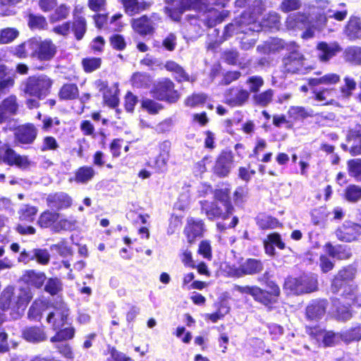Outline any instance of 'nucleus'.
Wrapping results in <instances>:
<instances>
[{
  "label": "nucleus",
  "instance_id": "nucleus-34",
  "mask_svg": "<svg viewBox=\"0 0 361 361\" xmlns=\"http://www.w3.org/2000/svg\"><path fill=\"white\" fill-rule=\"evenodd\" d=\"M230 191L228 189L216 190L214 192V197L219 201L227 214H231L232 206L229 200Z\"/></svg>",
  "mask_w": 361,
  "mask_h": 361
},
{
  "label": "nucleus",
  "instance_id": "nucleus-42",
  "mask_svg": "<svg viewBox=\"0 0 361 361\" xmlns=\"http://www.w3.org/2000/svg\"><path fill=\"white\" fill-rule=\"evenodd\" d=\"M48 25L46 18L41 15L30 14L28 17V26L32 30H43Z\"/></svg>",
  "mask_w": 361,
  "mask_h": 361
},
{
  "label": "nucleus",
  "instance_id": "nucleus-10",
  "mask_svg": "<svg viewBox=\"0 0 361 361\" xmlns=\"http://www.w3.org/2000/svg\"><path fill=\"white\" fill-rule=\"evenodd\" d=\"M154 94L158 99L169 103H175L180 98L179 92L174 90L173 82L169 79H164L157 85Z\"/></svg>",
  "mask_w": 361,
  "mask_h": 361
},
{
  "label": "nucleus",
  "instance_id": "nucleus-16",
  "mask_svg": "<svg viewBox=\"0 0 361 361\" xmlns=\"http://www.w3.org/2000/svg\"><path fill=\"white\" fill-rule=\"evenodd\" d=\"M47 206L57 211L69 208L73 203V200L68 194L59 192L49 194L46 198Z\"/></svg>",
  "mask_w": 361,
  "mask_h": 361
},
{
  "label": "nucleus",
  "instance_id": "nucleus-54",
  "mask_svg": "<svg viewBox=\"0 0 361 361\" xmlns=\"http://www.w3.org/2000/svg\"><path fill=\"white\" fill-rule=\"evenodd\" d=\"M31 259H35L39 264H47L50 259V255L45 249H35L32 250Z\"/></svg>",
  "mask_w": 361,
  "mask_h": 361
},
{
  "label": "nucleus",
  "instance_id": "nucleus-55",
  "mask_svg": "<svg viewBox=\"0 0 361 361\" xmlns=\"http://www.w3.org/2000/svg\"><path fill=\"white\" fill-rule=\"evenodd\" d=\"M59 148V145L55 137L52 136H46L43 138L41 151H56Z\"/></svg>",
  "mask_w": 361,
  "mask_h": 361
},
{
  "label": "nucleus",
  "instance_id": "nucleus-32",
  "mask_svg": "<svg viewBox=\"0 0 361 361\" xmlns=\"http://www.w3.org/2000/svg\"><path fill=\"white\" fill-rule=\"evenodd\" d=\"M38 209L30 204H23L18 212L20 221L32 222L34 221Z\"/></svg>",
  "mask_w": 361,
  "mask_h": 361
},
{
  "label": "nucleus",
  "instance_id": "nucleus-61",
  "mask_svg": "<svg viewBox=\"0 0 361 361\" xmlns=\"http://www.w3.org/2000/svg\"><path fill=\"white\" fill-rule=\"evenodd\" d=\"M15 83L14 79L11 77H4L0 79V98L9 92Z\"/></svg>",
  "mask_w": 361,
  "mask_h": 361
},
{
  "label": "nucleus",
  "instance_id": "nucleus-11",
  "mask_svg": "<svg viewBox=\"0 0 361 361\" xmlns=\"http://www.w3.org/2000/svg\"><path fill=\"white\" fill-rule=\"evenodd\" d=\"M94 85L102 93L104 104L112 108L118 106L119 89L116 83L109 86L106 82L98 80L95 81Z\"/></svg>",
  "mask_w": 361,
  "mask_h": 361
},
{
  "label": "nucleus",
  "instance_id": "nucleus-33",
  "mask_svg": "<svg viewBox=\"0 0 361 361\" xmlns=\"http://www.w3.org/2000/svg\"><path fill=\"white\" fill-rule=\"evenodd\" d=\"M240 269L244 274H255L260 272L263 266L260 261L249 259L240 265Z\"/></svg>",
  "mask_w": 361,
  "mask_h": 361
},
{
  "label": "nucleus",
  "instance_id": "nucleus-35",
  "mask_svg": "<svg viewBox=\"0 0 361 361\" xmlns=\"http://www.w3.org/2000/svg\"><path fill=\"white\" fill-rule=\"evenodd\" d=\"M250 94L245 90H236L233 94H231V97L228 98V102L232 106H241L245 104Z\"/></svg>",
  "mask_w": 361,
  "mask_h": 361
},
{
  "label": "nucleus",
  "instance_id": "nucleus-23",
  "mask_svg": "<svg viewBox=\"0 0 361 361\" xmlns=\"http://www.w3.org/2000/svg\"><path fill=\"white\" fill-rule=\"evenodd\" d=\"M203 233V224L201 221H195L193 219H189L185 228V233L189 243H192L195 239L200 236Z\"/></svg>",
  "mask_w": 361,
  "mask_h": 361
},
{
  "label": "nucleus",
  "instance_id": "nucleus-2",
  "mask_svg": "<svg viewBox=\"0 0 361 361\" xmlns=\"http://www.w3.org/2000/svg\"><path fill=\"white\" fill-rule=\"evenodd\" d=\"M357 271L353 267H347L341 269L335 276L332 281V290L334 292H338L341 288H344L343 293L353 299L357 292V286L352 284L355 277Z\"/></svg>",
  "mask_w": 361,
  "mask_h": 361
},
{
  "label": "nucleus",
  "instance_id": "nucleus-52",
  "mask_svg": "<svg viewBox=\"0 0 361 361\" xmlns=\"http://www.w3.org/2000/svg\"><path fill=\"white\" fill-rule=\"evenodd\" d=\"M101 59L99 58H86L82 61L83 68L85 72L91 73L101 66Z\"/></svg>",
  "mask_w": 361,
  "mask_h": 361
},
{
  "label": "nucleus",
  "instance_id": "nucleus-40",
  "mask_svg": "<svg viewBox=\"0 0 361 361\" xmlns=\"http://www.w3.org/2000/svg\"><path fill=\"white\" fill-rule=\"evenodd\" d=\"M338 6V7L336 8L329 9L326 14L329 18H334L338 21H343L346 18L348 12L345 4H340Z\"/></svg>",
  "mask_w": 361,
  "mask_h": 361
},
{
  "label": "nucleus",
  "instance_id": "nucleus-58",
  "mask_svg": "<svg viewBox=\"0 0 361 361\" xmlns=\"http://www.w3.org/2000/svg\"><path fill=\"white\" fill-rule=\"evenodd\" d=\"M142 107L151 114H156L162 109L160 104L149 99L142 100Z\"/></svg>",
  "mask_w": 361,
  "mask_h": 361
},
{
  "label": "nucleus",
  "instance_id": "nucleus-24",
  "mask_svg": "<svg viewBox=\"0 0 361 361\" xmlns=\"http://www.w3.org/2000/svg\"><path fill=\"white\" fill-rule=\"evenodd\" d=\"M125 12L129 16H134L140 12L148 9L151 4L149 2H139L137 0H121Z\"/></svg>",
  "mask_w": 361,
  "mask_h": 361
},
{
  "label": "nucleus",
  "instance_id": "nucleus-49",
  "mask_svg": "<svg viewBox=\"0 0 361 361\" xmlns=\"http://www.w3.org/2000/svg\"><path fill=\"white\" fill-rule=\"evenodd\" d=\"M345 198L349 202H357L361 199V187L356 185L348 186L345 190Z\"/></svg>",
  "mask_w": 361,
  "mask_h": 361
},
{
  "label": "nucleus",
  "instance_id": "nucleus-18",
  "mask_svg": "<svg viewBox=\"0 0 361 361\" xmlns=\"http://www.w3.org/2000/svg\"><path fill=\"white\" fill-rule=\"evenodd\" d=\"M131 25L133 30L141 36L153 35L155 30L154 23L147 16L133 19Z\"/></svg>",
  "mask_w": 361,
  "mask_h": 361
},
{
  "label": "nucleus",
  "instance_id": "nucleus-31",
  "mask_svg": "<svg viewBox=\"0 0 361 361\" xmlns=\"http://www.w3.org/2000/svg\"><path fill=\"white\" fill-rule=\"evenodd\" d=\"M165 68L167 71L172 72L174 74L176 79L179 81H189L190 77L185 72L183 68L174 61H167L165 64Z\"/></svg>",
  "mask_w": 361,
  "mask_h": 361
},
{
  "label": "nucleus",
  "instance_id": "nucleus-36",
  "mask_svg": "<svg viewBox=\"0 0 361 361\" xmlns=\"http://www.w3.org/2000/svg\"><path fill=\"white\" fill-rule=\"evenodd\" d=\"M71 8L65 4H61L56 8L54 12L50 16L51 23H56L66 19L70 14Z\"/></svg>",
  "mask_w": 361,
  "mask_h": 361
},
{
  "label": "nucleus",
  "instance_id": "nucleus-38",
  "mask_svg": "<svg viewBox=\"0 0 361 361\" xmlns=\"http://www.w3.org/2000/svg\"><path fill=\"white\" fill-rule=\"evenodd\" d=\"M95 171L91 166H82L75 173V181L78 183H87L94 176Z\"/></svg>",
  "mask_w": 361,
  "mask_h": 361
},
{
  "label": "nucleus",
  "instance_id": "nucleus-39",
  "mask_svg": "<svg viewBox=\"0 0 361 361\" xmlns=\"http://www.w3.org/2000/svg\"><path fill=\"white\" fill-rule=\"evenodd\" d=\"M73 31L77 39H81L86 32V20L84 17H75L73 21Z\"/></svg>",
  "mask_w": 361,
  "mask_h": 361
},
{
  "label": "nucleus",
  "instance_id": "nucleus-57",
  "mask_svg": "<svg viewBox=\"0 0 361 361\" xmlns=\"http://www.w3.org/2000/svg\"><path fill=\"white\" fill-rule=\"evenodd\" d=\"M30 39L13 49V54L18 58L24 59L28 56V50H31V46L29 44Z\"/></svg>",
  "mask_w": 361,
  "mask_h": 361
},
{
  "label": "nucleus",
  "instance_id": "nucleus-26",
  "mask_svg": "<svg viewBox=\"0 0 361 361\" xmlns=\"http://www.w3.org/2000/svg\"><path fill=\"white\" fill-rule=\"evenodd\" d=\"M202 209L205 212L207 216L209 219H214L221 216L226 218L228 214L226 213L222 205L220 207L216 202H202Z\"/></svg>",
  "mask_w": 361,
  "mask_h": 361
},
{
  "label": "nucleus",
  "instance_id": "nucleus-28",
  "mask_svg": "<svg viewBox=\"0 0 361 361\" xmlns=\"http://www.w3.org/2000/svg\"><path fill=\"white\" fill-rule=\"evenodd\" d=\"M59 97L61 100H73L78 97V86L73 83L64 84L59 92Z\"/></svg>",
  "mask_w": 361,
  "mask_h": 361
},
{
  "label": "nucleus",
  "instance_id": "nucleus-12",
  "mask_svg": "<svg viewBox=\"0 0 361 361\" xmlns=\"http://www.w3.org/2000/svg\"><path fill=\"white\" fill-rule=\"evenodd\" d=\"M295 47H293L288 55L283 59L286 71L291 73H302L305 70V59Z\"/></svg>",
  "mask_w": 361,
  "mask_h": 361
},
{
  "label": "nucleus",
  "instance_id": "nucleus-19",
  "mask_svg": "<svg viewBox=\"0 0 361 361\" xmlns=\"http://www.w3.org/2000/svg\"><path fill=\"white\" fill-rule=\"evenodd\" d=\"M349 152L352 155L361 154V126L357 125L350 128L347 135Z\"/></svg>",
  "mask_w": 361,
  "mask_h": 361
},
{
  "label": "nucleus",
  "instance_id": "nucleus-56",
  "mask_svg": "<svg viewBox=\"0 0 361 361\" xmlns=\"http://www.w3.org/2000/svg\"><path fill=\"white\" fill-rule=\"evenodd\" d=\"M302 6L300 0H283L280 8L284 13L298 10Z\"/></svg>",
  "mask_w": 361,
  "mask_h": 361
},
{
  "label": "nucleus",
  "instance_id": "nucleus-44",
  "mask_svg": "<svg viewBox=\"0 0 361 361\" xmlns=\"http://www.w3.org/2000/svg\"><path fill=\"white\" fill-rule=\"evenodd\" d=\"M19 35V32L13 27L0 30V44H8L13 42Z\"/></svg>",
  "mask_w": 361,
  "mask_h": 361
},
{
  "label": "nucleus",
  "instance_id": "nucleus-48",
  "mask_svg": "<svg viewBox=\"0 0 361 361\" xmlns=\"http://www.w3.org/2000/svg\"><path fill=\"white\" fill-rule=\"evenodd\" d=\"M294 47H295V43L286 44L281 39H274L269 42L268 48L269 52L275 53L284 49L290 51Z\"/></svg>",
  "mask_w": 361,
  "mask_h": 361
},
{
  "label": "nucleus",
  "instance_id": "nucleus-41",
  "mask_svg": "<svg viewBox=\"0 0 361 361\" xmlns=\"http://www.w3.org/2000/svg\"><path fill=\"white\" fill-rule=\"evenodd\" d=\"M77 224L78 221L76 219L73 218L67 219L61 216L54 227V232H59L62 230L73 231L76 228Z\"/></svg>",
  "mask_w": 361,
  "mask_h": 361
},
{
  "label": "nucleus",
  "instance_id": "nucleus-45",
  "mask_svg": "<svg viewBox=\"0 0 361 361\" xmlns=\"http://www.w3.org/2000/svg\"><path fill=\"white\" fill-rule=\"evenodd\" d=\"M273 96L274 91L269 89L263 92L254 95L253 101L257 105L266 106L271 102Z\"/></svg>",
  "mask_w": 361,
  "mask_h": 361
},
{
  "label": "nucleus",
  "instance_id": "nucleus-13",
  "mask_svg": "<svg viewBox=\"0 0 361 361\" xmlns=\"http://www.w3.org/2000/svg\"><path fill=\"white\" fill-rule=\"evenodd\" d=\"M38 130L32 123L22 125L16 128L15 141L21 145H30L37 138Z\"/></svg>",
  "mask_w": 361,
  "mask_h": 361
},
{
  "label": "nucleus",
  "instance_id": "nucleus-20",
  "mask_svg": "<svg viewBox=\"0 0 361 361\" xmlns=\"http://www.w3.org/2000/svg\"><path fill=\"white\" fill-rule=\"evenodd\" d=\"M61 214L57 212L46 210L43 212L38 218L37 225L43 228H50L54 231V227Z\"/></svg>",
  "mask_w": 361,
  "mask_h": 361
},
{
  "label": "nucleus",
  "instance_id": "nucleus-53",
  "mask_svg": "<svg viewBox=\"0 0 361 361\" xmlns=\"http://www.w3.org/2000/svg\"><path fill=\"white\" fill-rule=\"evenodd\" d=\"M132 84L136 87H142L148 85L150 82L149 76L145 73H135L131 78Z\"/></svg>",
  "mask_w": 361,
  "mask_h": 361
},
{
  "label": "nucleus",
  "instance_id": "nucleus-59",
  "mask_svg": "<svg viewBox=\"0 0 361 361\" xmlns=\"http://www.w3.org/2000/svg\"><path fill=\"white\" fill-rule=\"evenodd\" d=\"M344 82L345 85L341 87V92L343 97H350L352 92L355 90L356 82L350 77H345L344 78Z\"/></svg>",
  "mask_w": 361,
  "mask_h": 361
},
{
  "label": "nucleus",
  "instance_id": "nucleus-29",
  "mask_svg": "<svg viewBox=\"0 0 361 361\" xmlns=\"http://www.w3.org/2000/svg\"><path fill=\"white\" fill-rule=\"evenodd\" d=\"M23 280L37 288H40L44 281L46 280V276L42 272H37L34 270L26 271L23 275Z\"/></svg>",
  "mask_w": 361,
  "mask_h": 361
},
{
  "label": "nucleus",
  "instance_id": "nucleus-30",
  "mask_svg": "<svg viewBox=\"0 0 361 361\" xmlns=\"http://www.w3.org/2000/svg\"><path fill=\"white\" fill-rule=\"evenodd\" d=\"M345 33L351 39L361 38V22L359 18H350L345 27Z\"/></svg>",
  "mask_w": 361,
  "mask_h": 361
},
{
  "label": "nucleus",
  "instance_id": "nucleus-1",
  "mask_svg": "<svg viewBox=\"0 0 361 361\" xmlns=\"http://www.w3.org/2000/svg\"><path fill=\"white\" fill-rule=\"evenodd\" d=\"M32 298L29 288H22L14 292L13 286H7L0 296V308L3 310H11V316L18 319L24 314L25 310Z\"/></svg>",
  "mask_w": 361,
  "mask_h": 361
},
{
  "label": "nucleus",
  "instance_id": "nucleus-21",
  "mask_svg": "<svg viewBox=\"0 0 361 361\" xmlns=\"http://www.w3.org/2000/svg\"><path fill=\"white\" fill-rule=\"evenodd\" d=\"M308 23V16L304 13H295L289 15L286 20V26L288 30H300Z\"/></svg>",
  "mask_w": 361,
  "mask_h": 361
},
{
  "label": "nucleus",
  "instance_id": "nucleus-46",
  "mask_svg": "<svg viewBox=\"0 0 361 361\" xmlns=\"http://www.w3.org/2000/svg\"><path fill=\"white\" fill-rule=\"evenodd\" d=\"M324 248L325 252L332 257L343 259L350 257V253L346 252L341 246L333 247L330 243H327L325 245Z\"/></svg>",
  "mask_w": 361,
  "mask_h": 361
},
{
  "label": "nucleus",
  "instance_id": "nucleus-37",
  "mask_svg": "<svg viewBox=\"0 0 361 361\" xmlns=\"http://www.w3.org/2000/svg\"><path fill=\"white\" fill-rule=\"evenodd\" d=\"M56 334L50 338L51 343L61 342L72 339L75 335V329L72 326L58 329Z\"/></svg>",
  "mask_w": 361,
  "mask_h": 361
},
{
  "label": "nucleus",
  "instance_id": "nucleus-9",
  "mask_svg": "<svg viewBox=\"0 0 361 361\" xmlns=\"http://www.w3.org/2000/svg\"><path fill=\"white\" fill-rule=\"evenodd\" d=\"M0 163H4L8 166H16L23 169H28L31 161L25 155H20L13 149L5 147L0 148Z\"/></svg>",
  "mask_w": 361,
  "mask_h": 361
},
{
  "label": "nucleus",
  "instance_id": "nucleus-47",
  "mask_svg": "<svg viewBox=\"0 0 361 361\" xmlns=\"http://www.w3.org/2000/svg\"><path fill=\"white\" fill-rule=\"evenodd\" d=\"M349 175L357 181H361V159H355L348 161Z\"/></svg>",
  "mask_w": 361,
  "mask_h": 361
},
{
  "label": "nucleus",
  "instance_id": "nucleus-63",
  "mask_svg": "<svg viewBox=\"0 0 361 361\" xmlns=\"http://www.w3.org/2000/svg\"><path fill=\"white\" fill-rule=\"evenodd\" d=\"M341 339V336L332 331H326L323 336V343L325 346H331L338 343Z\"/></svg>",
  "mask_w": 361,
  "mask_h": 361
},
{
  "label": "nucleus",
  "instance_id": "nucleus-8",
  "mask_svg": "<svg viewBox=\"0 0 361 361\" xmlns=\"http://www.w3.org/2000/svg\"><path fill=\"white\" fill-rule=\"evenodd\" d=\"M233 288L235 290L242 294L252 295L255 300L266 306L274 304L278 301V298L272 295V294L269 291L263 290L255 286H241L235 285Z\"/></svg>",
  "mask_w": 361,
  "mask_h": 361
},
{
  "label": "nucleus",
  "instance_id": "nucleus-43",
  "mask_svg": "<svg viewBox=\"0 0 361 361\" xmlns=\"http://www.w3.org/2000/svg\"><path fill=\"white\" fill-rule=\"evenodd\" d=\"M345 59L347 61L355 65L361 64V47H353L345 51Z\"/></svg>",
  "mask_w": 361,
  "mask_h": 361
},
{
  "label": "nucleus",
  "instance_id": "nucleus-6",
  "mask_svg": "<svg viewBox=\"0 0 361 361\" xmlns=\"http://www.w3.org/2000/svg\"><path fill=\"white\" fill-rule=\"evenodd\" d=\"M284 286L294 294L307 293L317 290V281L314 276L289 278L285 281Z\"/></svg>",
  "mask_w": 361,
  "mask_h": 361
},
{
  "label": "nucleus",
  "instance_id": "nucleus-5",
  "mask_svg": "<svg viewBox=\"0 0 361 361\" xmlns=\"http://www.w3.org/2000/svg\"><path fill=\"white\" fill-rule=\"evenodd\" d=\"M29 44L31 46L30 56L41 61L51 60L56 53V47L51 39L33 37Z\"/></svg>",
  "mask_w": 361,
  "mask_h": 361
},
{
  "label": "nucleus",
  "instance_id": "nucleus-17",
  "mask_svg": "<svg viewBox=\"0 0 361 361\" xmlns=\"http://www.w3.org/2000/svg\"><path fill=\"white\" fill-rule=\"evenodd\" d=\"M234 157L231 152H222L216 159L214 172L220 177L228 175L231 169Z\"/></svg>",
  "mask_w": 361,
  "mask_h": 361
},
{
  "label": "nucleus",
  "instance_id": "nucleus-51",
  "mask_svg": "<svg viewBox=\"0 0 361 361\" xmlns=\"http://www.w3.org/2000/svg\"><path fill=\"white\" fill-rule=\"evenodd\" d=\"M288 114L295 120L304 119L310 115L304 107L298 106H290Z\"/></svg>",
  "mask_w": 361,
  "mask_h": 361
},
{
  "label": "nucleus",
  "instance_id": "nucleus-64",
  "mask_svg": "<svg viewBox=\"0 0 361 361\" xmlns=\"http://www.w3.org/2000/svg\"><path fill=\"white\" fill-rule=\"evenodd\" d=\"M206 100V96L203 94H195L188 97L185 101V105L188 106H195L198 104L204 103Z\"/></svg>",
  "mask_w": 361,
  "mask_h": 361
},
{
  "label": "nucleus",
  "instance_id": "nucleus-22",
  "mask_svg": "<svg viewBox=\"0 0 361 361\" xmlns=\"http://www.w3.org/2000/svg\"><path fill=\"white\" fill-rule=\"evenodd\" d=\"M171 142L164 141L160 145V153L155 161V166L160 171L166 169L167 164L170 157Z\"/></svg>",
  "mask_w": 361,
  "mask_h": 361
},
{
  "label": "nucleus",
  "instance_id": "nucleus-60",
  "mask_svg": "<svg viewBox=\"0 0 361 361\" xmlns=\"http://www.w3.org/2000/svg\"><path fill=\"white\" fill-rule=\"evenodd\" d=\"M61 290V283L58 279H49L45 286V290L51 295H56Z\"/></svg>",
  "mask_w": 361,
  "mask_h": 361
},
{
  "label": "nucleus",
  "instance_id": "nucleus-25",
  "mask_svg": "<svg viewBox=\"0 0 361 361\" xmlns=\"http://www.w3.org/2000/svg\"><path fill=\"white\" fill-rule=\"evenodd\" d=\"M23 336L26 341L31 343L42 342L47 339L44 330L37 326L25 329L23 331Z\"/></svg>",
  "mask_w": 361,
  "mask_h": 361
},
{
  "label": "nucleus",
  "instance_id": "nucleus-27",
  "mask_svg": "<svg viewBox=\"0 0 361 361\" xmlns=\"http://www.w3.org/2000/svg\"><path fill=\"white\" fill-rule=\"evenodd\" d=\"M325 310V301H314L307 306L306 314L310 319H318L324 316Z\"/></svg>",
  "mask_w": 361,
  "mask_h": 361
},
{
  "label": "nucleus",
  "instance_id": "nucleus-15",
  "mask_svg": "<svg viewBox=\"0 0 361 361\" xmlns=\"http://www.w3.org/2000/svg\"><path fill=\"white\" fill-rule=\"evenodd\" d=\"M337 238L345 242L356 240L361 235V225L348 221L336 231Z\"/></svg>",
  "mask_w": 361,
  "mask_h": 361
},
{
  "label": "nucleus",
  "instance_id": "nucleus-4",
  "mask_svg": "<svg viewBox=\"0 0 361 361\" xmlns=\"http://www.w3.org/2000/svg\"><path fill=\"white\" fill-rule=\"evenodd\" d=\"M207 4H214L212 0H180V5L178 9L180 10V13H183L186 10H195L208 11L209 20L211 24L221 22L228 15L226 11L219 13L216 9L211 8H207Z\"/></svg>",
  "mask_w": 361,
  "mask_h": 361
},
{
  "label": "nucleus",
  "instance_id": "nucleus-14",
  "mask_svg": "<svg viewBox=\"0 0 361 361\" xmlns=\"http://www.w3.org/2000/svg\"><path fill=\"white\" fill-rule=\"evenodd\" d=\"M316 50L319 61L327 63L341 51V48L337 42H321L317 44Z\"/></svg>",
  "mask_w": 361,
  "mask_h": 361
},
{
  "label": "nucleus",
  "instance_id": "nucleus-3",
  "mask_svg": "<svg viewBox=\"0 0 361 361\" xmlns=\"http://www.w3.org/2000/svg\"><path fill=\"white\" fill-rule=\"evenodd\" d=\"M51 85L52 80L47 75H35L27 78L22 90L25 94L42 99L49 94Z\"/></svg>",
  "mask_w": 361,
  "mask_h": 361
},
{
  "label": "nucleus",
  "instance_id": "nucleus-50",
  "mask_svg": "<svg viewBox=\"0 0 361 361\" xmlns=\"http://www.w3.org/2000/svg\"><path fill=\"white\" fill-rule=\"evenodd\" d=\"M0 105L13 115H16L18 112V104L16 95L11 94L8 96L1 102Z\"/></svg>",
  "mask_w": 361,
  "mask_h": 361
},
{
  "label": "nucleus",
  "instance_id": "nucleus-62",
  "mask_svg": "<svg viewBox=\"0 0 361 361\" xmlns=\"http://www.w3.org/2000/svg\"><path fill=\"white\" fill-rule=\"evenodd\" d=\"M43 306L42 302L35 301L29 309V317L33 319H39L42 315V308Z\"/></svg>",
  "mask_w": 361,
  "mask_h": 361
},
{
  "label": "nucleus",
  "instance_id": "nucleus-7",
  "mask_svg": "<svg viewBox=\"0 0 361 361\" xmlns=\"http://www.w3.org/2000/svg\"><path fill=\"white\" fill-rule=\"evenodd\" d=\"M47 322L51 324L54 330L62 328L67 319L69 310L63 302H57L48 309Z\"/></svg>",
  "mask_w": 361,
  "mask_h": 361
}]
</instances>
